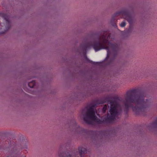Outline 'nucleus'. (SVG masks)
Segmentation results:
<instances>
[{
	"label": "nucleus",
	"instance_id": "nucleus-10",
	"mask_svg": "<svg viewBox=\"0 0 157 157\" xmlns=\"http://www.w3.org/2000/svg\"><path fill=\"white\" fill-rule=\"evenodd\" d=\"M126 25V23L124 21L122 22L120 24V26L121 27H124Z\"/></svg>",
	"mask_w": 157,
	"mask_h": 157
},
{
	"label": "nucleus",
	"instance_id": "nucleus-13",
	"mask_svg": "<svg viewBox=\"0 0 157 157\" xmlns=\"http://www.w3.org/2000/svg\"><path fill=\"white\" fill-rule=\"evenodd\" d=\"M7 157H15L14 156V155H13V154H11V155L9 156H8Z\"/></svg>",
	"mask_w": 157,
	"mask_h": 157
},
{
	"label": "nucleus",
	"instance_id": "nucleus-1",
	"mask_svg": "<svg viewBox=\"0 0 157 157\" xmlns=\"http://www.w3.org/2000/svg\"><path fill=\"white\" fill-rule=\"evenodd\" d=\"M151 103L150 100L144 101V94L138 90H130L126 92L124 96V112L127 113L129 108H131L136 114H144Z\"/></svg>",
	"mask_w": 157,
	"mask_h": 157
},
{
	"label": "nucleus",
	"instance_id": "nucleus-2",
	"mask_svg": "<svg viewBox=\"0 0 157 157\" xmlns=\"http://www.w3.org/2000/svg\"><path fill=\"white\" fill-rule=\"evenodd\" d=\"M110 37V34H108L107 32H105L102 35L98 37L97 40L94 41L91 43L90 42L81 44V46L85 52L91 45L93 47L95 52L101 49H106L107 50L106 59H108L110 57H111L107 63L108 65H110L113 62L119 49V47L117 44H112L111 40L109 41Z\"/></svg>",
	"mask_w": 157,
	"mask_h": 157
},
{
	"label": "nucleus",
	"instance_id": "nucleus-12",
	"mask_svg": "<svg viewBox=\"0 0 157 157\" xmlns=\"http://www.w3.org/2000/svg\"><path fill=\"white\" fill-rule=\"evenodd\" d=\"M71 155H66V156H64V155H62V157L63 156L64 157H71Z\"/></svg>",
	"mask_w": 157,
	"mask_h": 157
},
{
	"label": "nucleus",
	"instance_id": "nucleus-8",
	"mask_svg": "<svg viewBox=\"0 0 157 157\" xmlns=\"http://www.w3.org/2000/svg\"><path fill=\"white\" fill-rule=\"evenodd\" d=\"M151 125L154 128H157V118L155 121L151 124Z\"/></svg>",
	"mask_w": 157,
	"mask_h": 157
},
{
	"label": "nucleus",
	"instance_id": "nucleus-5",
	"mask_svg": "<svg viewBox=\"0 0 157 157\" xmlns=\"http://www.w3.org/2000/svg\"><path fill=\"white\" fill-rule=\"evenodd\" d=\"M0 17H2L5 21L6 22V24L5 25L6 30L4 31H2L0 32V34L4 33L6 31H7L11 27V23L10 21L9 17L7 14L3 13H0ZM0 25L2 26V25L1 23H0Z\"/></svg>",
	"mask_w": 157,
	"mask_h": 157
},
{
	"label": "nucleus",
	"instance_id": "nucleus-11",
	"mask_svg": "<svg viewBox=\"0 0 157 157\" xmlns=\"http://www.w3.org/2000/svg\"><path fill=\"white\" fill-rule=\"evenodd\" d=\"M107 106L106 105H105L103 107V111L104 113H105V111L107 109Z\"/></svg>",
	"mask_w": 157,
	"mask_h": 157
},
{
	"label": "nucleus",
	"instance_id": "nucleus-15",
	"mask_svg": "<svg viewBox=\"0 0 157 157\" xmlns=\"http://www.w3.org/2000/svg\"><path fill=\"white\" fill-rule=\"evenodd\" d=\"M103 102H102L100 104H103Z\"/></svg>",
	"mask_w": 157,
	"mask_h": 157
},
{
	"label": "nucleus",
	"instance_id": "nucleus-14",
	"mask_svg": "<svg viewBox=\"0 0 157 157\" xmlns=\"http://www.w3.org/2000/svg\"><path fill=\"white\" fill-rule=\"evenodd\" d=\"M112 25L114 26H116V24L115 23H113L112 24Z\"/></svg>",
	"mask_w": 157,
	"mask_h": 157
},
{
	"label": "nucleus",
	"instance_id": "nucleus-4",
	"mask_svg": "<svg viewBox=\"0 0 157 157\" xmlns=\"http://www.w3.org/2000/svg\"><path fill=\"white\" fill-rule=\"evenodd\" d=\"M121 15H122L123 17L126 19L130 24L132 23V19L130 16V13L128 11L126 10L117 12L114 14L111 19V23H112V21H115L116 17Z\"/></svg>",
	"mask_w": 157,
	"mask_h": 157
},
{
	"label": "nucleus",
	"instance_id": "nucleus-6",
	"mask_svg": "<svg viewBox=\"0 0 157 157\" xmlns=\"http://www.w3.org/2000/svg\"><path fill=\"white\" fill-rule=\"evenodd\" d=\"M78 150L81 157H83V155L87 153L86 149L84 147H79Z\"/></svg>",
	"mask_w": 157,
	"mask_h": 157
},
{
	"label": "nucleus",
	"instance_id": "nucleus-16",
	"mask_svg": "<svg viewBox=\"0 0 157 157\" xmlns=\"http://www.w3.org/2000/svg\"><path fill=\"white\" fill-rule=\"evenodd\" d=\"M120 111H121V112H122V110H121V109H120Z\"/></svg>",
	"mask_w": 157,
	"mask_h": 157
},
{
	"label": "nucleus",
	"instance_id": "nucleus-7",
	"mask_svg": "<svg viewBox=\"0 0 157 157\" xmlns=\"http://www.w3.org/2000/svg\"><path fill=\"white\" fill-rule=\"evenodd\" d=\"M36 84V82L35 81H32L28 83V86L30 88H33Z\"/></svg>",
	"mask_w": 157,
	"mask_h": 157
},
{
	"label": "nucleus",
	"instance_id": "nucleus-9",
	"mask_svg": "<svg viewBox=\"0 0 157 157\" xmlns=\"http://www.w3.org/2000/svg\"><path fill=\"white\" fill-rule=\"evenodd\" d=\"M89 62L90 63H91V64H93L98 65V64H99V63L98 62H93V61H92L89 60Z\"/></svg>",
	"mask_w": 157,
	"mask_h": 157
},
{
	"label": "nucleus",
	"instance_id": "nucleus-3",
	"mask_svg": "<svg viewBox=\"0 0 157 157\" xmlns=\"http://www.w3.org/2000/svg\"><path fill=\"white\" fill-rule=\"evenodd\" d=\"M119 100V98L117 96H115L111 98H108L107 101L110 102V108L109 110L111 115L108 114L106 117H105L103 120H101L99 119L95 115V111L92 106L87 109V111L84 113L83 110L82 111V115L83 116V120L85 122L88 124H91L92 121H94L100 124L103 123H110L113 121L116 120V117L119 115V112L118 109L120 105L117 103L116 101Z\"/></svg>",
	"mask_w": 157,
	"mask_h": 157
}]
</instances>
